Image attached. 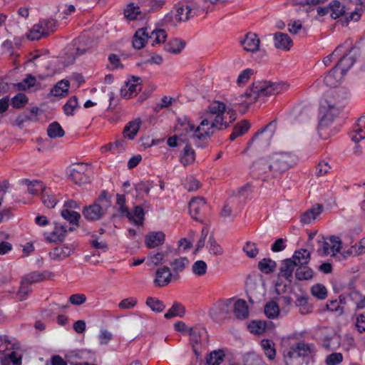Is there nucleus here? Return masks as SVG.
I'll use <instances>...</instances> for the list:
<instances>
[{
	"instance_id": "aec40b11",
	"label": "nucleus",
	"mask_w": 365,
	"mask_h": 365,
	"mask_svg": "<svg viewBox=\"0 0 365 365\" xmlns=\"http://www.w3.org/2000/svg\"><path fill=\"white\" fill-rule=\"evenodd\" d=\"M349 60L346 57L340 59L339 62L334 66V68L326 75L324 81L327 86L336 87L338 85L339 79L341 78L340 76H336V73L339 67L345 61Z\"/></svg>"
},
{
	"instance_id": "2eb2a0df",
	"label": "nucleus",
	"mask_w": 365,
	"mask_h": 365,
	"mask_svg": "<svg viewBox=\"0 0 365 365\" xmlns=\"http://www.w3.org/2000/svg\"><path fill=\"white\" fill-rule=\"evenodd\" d=\"M155 275L154 284L157 287H162L168 285L171 282L173 274L168 267L164 266L156 270Z\"/></svg>"
},
{
	"instance_id": "5fc2aeb1",
	"label": "nucleus",
	"mask_w": 365,
	"mask_h": 365,
	"mask_svg": "<svg viewBox=\"0 0 365 365\" xmlns=\"http://www.w3.org/2000/svg\"><path fill=\"white\" fill-rule=\"evenodd\" d=\"M266 322L263 321H252L248 326V328L251 333L255 334H262L266 329Z\"/></svg>"
},
{
	"instance_id": "7c9ffc66",
	"label": "nucleus",
	"mask_w": 365,
	"mask_h": 365,
	"mask_svg": "<svg viewBox=\"0 0 365 365\" xmlns=\"http://www.w3.org/2000/svg\"><path fill=\"white\" fill-rule=\"evenodd\" d=\"M314 271L307 265L297 267L295 277L299 281L309 280L313 278Z\"/></svg>"
},
{
	"instance_id": "13d9d810",
	"label": "nucleus",
	"mask_w": 365,
	"mask_h": 365,
	"mask_svg": "<svg viewBox=\"0 0 365 365\" xmlns=\"http://www.w3.org/2000/svg\"><path fill=\"white\" fill-rule=\"evenodd\" d=\"M359 4L361 5L360 8H356L354 11H351L349 16L346 17V21L348 22L349 21H358L360 19V17L362 14L363 8L365 7V0H359Z\"/></svg>"
},
{
	"instance_id": "5701e85b",
	"label": "nucleus",
	"mask_w": 365,
	"mask_h": 365,
	"mask_svg": "<svg viewBox=\"0 0 365 365\" xmlns=\"http://www.w3.org/2000/svg\"><path fill=\"white\" fill-rule=\"evenodd\" d=\"M48 36V34L44 29V26H43L41 20L38 24H36L33 26L27 34L28 38L31 41H37L42 38L47 37Z\"/></svg>"
},
{
	"instance_id": "bb28decb",
	"label": "nucleus",
	"mask_w": 365,
	"mask_h": 365,
	"mask_svg": "<svg viewBox=\"0 0 365 365\" xmlns=\"http://www.w3.org/2000/svg\"><path fill=\"white\" fill-rule=\"evenodd\" d=\"M73 252V250L70 247L63 245L55 247L53 251L50 252V256L53 259L60 260L70 256Z\"/></svg>"
},
{
	"instance_id": "2f4dec72",
	"label": "nucleus",
	"mask_w": 365,
	"mask_h": 365,
	"mask_svg": "<svg viewBox=\"0 0 365 365\" xmlns=\"http://www.w3.org/2000/svg\"><path fill=\"white\" fill-rule=\"evenodd\" d=\"M69 86L68 81L61 80L51 90V93L54 96H65L68 93Z\"/></svg>"
},
{
	"instance_id": "a878e982",
	"label": "nucleus",
	"mask_w": 365,
	"mask_h": 365,
	"mask_svg": "<svg viewBox=\"0 0 365 365\" xmlns=\"http://www.w3.org/2000/svg\"><path fill=\"white\" fill-rule=\"evenodd\" d=\"M235 316L239 319H245L249 316L247 302L244 299H237L234 304Z\"/></svg>"
},
{
	"instance_id": "1a4fd4ad",
	"label": "nucleus",
	"mask_w": 365,
	"mask_h": 365,
	"mask_svg": "<svg viewBox=\"0 0 365 365\" xmlns=\"http://www.w3.org/2000/svg\"><path fill=\"white\" fill-rule=\"evenodd\" d=\"M326 103L327 104V110L323 111L322 109L320 111L323 113L319 123V127L321 129L328 126L332 122L334 117L336 116L344 107V104L339 102L337 104H329L326 101Z\"/></svg>"
},
{
	"instance_id": "8fccbe9b",
	"label": "nucleus",
	"mask_w": 365,
	"mask_h": 365,
	"mask_svg": "<svg viewBox=\"0 0 365 365\" xmlns=\"http://www.w3.org/2000/svg\"><path fill=\"white\" fill-rule=\"evenodd\" d=\"M312 294L318 299H324L327 297V289L324 285L317 284L311 288Z\"/></svg>"
},
{
	"instance_id": "f257e3e1",
	"label": "nucleus",
	"mask_w": 365,
	"mask_h": 365,
	"mask_svg": "<svg viewBox=\"0 0 365 365\" xmlns=\"http://www.w3.org/2000/svg\"><path fill=\"white\" fill-rule=\"evenodd\" d=\"M226 106L216 101L209 105L198 127L195 130L193 138L199 140L210 138L213 134L212 129L224 130L228 127L227 115H225Z\"/></svg>"
},
{
	"instance_id": "338daca9",
	"label": "nucleus",
	"mask_w": 365,
	"mask_h": 365,
	"mask_svg": "<svg viewBox=\"0 0 365 365\" xmlns=\"http://www.w3.org/2000/svg\"><path fill=\"white\" fill-rule=\"evenodd\" d=\"M134 186L137 192H145L146 194H149L150 189L153 187V184L150 181H140L135 184Z\"/></svg>"
},
{
	"instance_id": "9b49d317",
	"label": "nucleus",
	"mask_w": 365,
	"mask_h": 365,
	"mask_svg": "<svg viewBox=\"0 0 365 365\" xmlns=\"http://www.w3.org/2000/svg\"><path fill=\"white\" fill-rule=\"evenodd\" d=\"M274 121L270 122L267 124L263 129L259 130L255 133V135L252 137V138L248 142V147L251 146V145L254 143L257 144L258 147H261L263 145L264 142L265 143V145L267 146L269 145L270 139L273 135L274 130H271L269 133L264 135V133L270 127L274 125Z\"/></svg>"
},
{
	"instance_id": "423d86ee",
	"label": "nucleus",
	"mask_w": 365,
	"mask_h": 365,
	"mask_svg": "<svg viewBox=\"0 0 365 365\" xmlns=\"http://www.w3.org/2000/svg\"><path fill=\"white\" fill-rule=\"evenodd\" d=\"M194 0H183L176 7L175 19L178 21H187L195 16H201V7H198Z\"/></svg>"
},
{
	"instance_id": "bf43d9fd",
	"label": "nucleus",
	"mask_w": 365,
	"mask_h": 365,
	"mask_svg": "<svg viewBox=\"0 0 365 365\" xmlns=\"http://www.w3.org/2000/svg\"><path fill=\"white\" fill-rule=\"evenodd\" d=\"M261 345L264 349L265 355L269 359H273L276 355L275 349L272 346L271 341L268 339H263L261 341Z\"/></svg>"
},
{
	"instance_id": "c9c22d12",
	"label": "nucleus",
	"mask_w": 365,
	"mask_h": 365,
	"mask_svg": "<svg viewBox=\"0 0 365 365\" xmlns=\"http://www.w3.org/2000/svg\"><path fill=\"white\" fill-rule=\"evenodd\" d=\"M225 356L223 350H214L207 357V364L208 365H220L223 361Z\"/></svg>"
},
{
	"instance_id": "e433bc0d",
	"label": "nucleus",
	"mask_w": 365,
	"mask_h": 365,
	"mask_svg": "<svg viewBox=\"0 0 365 365\" xmlns=\"http://www.w3.org/2000/svg\"><path fill=\"white\" fill-rule=\"evenodd\" d=\"M276 267V262L269 258H264L258 263L259 269L266 274L273 272Z\"/></svg>"
},
{
	"instance_id": "c756f323",
	"label": "nucleus",
	"mask_w": 365,
	"mask_h": 365,
	"mask_svg": "<svg viewBox=\"0 0 365 365\" xmlns=\"http://www.w3.org/2000/svg\"><path fill=\"white\" fill-rule=\"evenodd\" d=\"M195 159V150L190 146V145L187 144L183 150L180 154V162L184 165L186 166L189 164L192 163Z\"/></svg>"
},
{
	"instance_id": "0eeeda50",
	"label": "nucleus",
	"mask_w": 365,
	"mask_h": 365,
	"mask_svg": "<svg viewBox=\"0 0 365 365\" xmlns=\"http://www.w3.org/2000/svg\"><path fill=\"white\" fill-rule=\"evenodd\" d=\"M273 167V177L283 173L295 163V157L287 153H277L269 156Z\"/></svg>"
},
{
	"instance_id": "412c9836",
	"label": "nucleus",
	"mask_w": 365,
	"mask_h": 365,
	"mask_svg": "<svg viewBox=\"0 0 365 365\" xmlns=\"http://www.w3.org/2000/svg\"><path fill=\"white\" fill-rule=\"evenodd\" d=\"M188 334L190 336L191 344L198 345L202 340L206 339L207 337V331L204 327H190Z\"/></svg>"
},
{
	"instance_id": "a18cd8bd",
	"label": "nucleus",
	"mask_w": 365,
	"mask_h": 365,
	"mask_svg": "<svg viewBox=\"0 0 365 365\" xmlns=\"http://www.w3.org/2000/svg\"><path fill=\"white\" fill-rule=\"evenodd\" d=\"M264 312L268 318L273 319L279 315V308L275 302H269L265 304Z\"/></svg>"
},
{
	"instance_id": "4468645a",
	"label": "nucleus",
	"mask_w": 365,
	"mask_h": 365,
	"mask_svg": "<svg viewBox=\"0 0 365 365\" xmlns=\"http://www.w3.org/2000/svg\"><path fill=\"white\" fill-rule=\"evenodd\" d=\"M295 267H297L295 261L292 258L285 259L281 263L279 275L284 277L286 280L291 283Z\"/></svg>"
},
{
	"instance_id": "f704fd0d",
	"label": "nucleus",
	"mask_w": 365,
	"mask_h": 365,
	"mask_svg": "<svg viewBox=\"0 0 365 365\" xmlns=\"http://www.w3.org/2000/svg\"><path fill=\"white\" fill-rule=\"evenodd\" d=\"M61 217L68 221L71 227L76 225L77 227L79 226V220L81 218V215L76 211H72L69 210H62L61 212Z\"/></svg>"
},
{
	"instance_id": "cd10ccee",
	"label": "nucleus",
	"mask_w": 365,
	"mask_h": 365,
	"mask_svg": "<svg viewBox=\"0 0 365 365\" xmlns=\"http://www.w3.org/2000/svg\"><path fill=\"white\" fill-rule=\"evenodd\" d=\"M322 207V205L318 204L317 207H312L304 212L301 216V222L304 225L311 223L321 213Z\"/></svg>"
},
{
	"instance_id": "f3484780",
	"label": "nucleus",
	"mask_w": 365,
	"mask_h": 365,
	"mask_svg": "<svg viewBox=\"0 0 365 365\" xmlns=\"http://www.w3.org/2000/svg\"><path fill=\"white\" fill-rule=\"evenodd\" d=\"M165 235L163 232H152L145 237V243L148 248H155L164 243Z\"/></svg>"
},
{
	"instance_id": "0e129e2a",
	"label": "nucleus",
	"mask_w": 365,
	"mask_h": 365,
	"mask_svg": "<svg viewBox=\"0 0 365 365\" xmlns=\"http://www.w3.org/2000/svg\"><path fill=\"white\" fill-rule=\"evenodd\" d=\"M209 252L213 255H220L222 254V248L216 242L215 238L210 236L209 238Z\"/></svg>"
},
{
	"instance_id": "680f3d73",
	"label": "nucleus",
	"mask_w": 365,
	"mask_h": 365,
	"mask_svg": "<svg viewBox=\"0 0 365 365\" xmlns=\"http://www.w3.org/2000/svg\"><path fill=\"white\" fill-rule=\"evenodd\" d=\"M344 57L348 58L349 60L345 61L341 65L339 66V68L341 70V74L344 76L350 68L354 64L356 60L353 56H349V54H344L341 59H343Z\"/></svg>"
},
{
	"instance_id": "a19ab883",
	"label": "nucleus",
	"mask_w": 365,
	"mask_h": 365,
	"mask_svg": "<svg viewBox=\"0 0 365 365\" xmlns=\"http://www.w3.org/2000/svg\"><path fill=\"white\" fill-rule=\"evenodd\" d=\"M295 304L299 308V312L302 314H307L312 312L313 307L308 302V298L306 297H297Z\"/></svg>"
},
{
	"instance_id": "6ab92c4d",
	"label": "nucleus",
	"mask_w": 365,
	"mask_h": 365,
	"mask_svg": "<svg viewBox=\"0 0 365 365\" xmlns=\"http://www.w3.org/2000/svg\"><path fill=\"white\" fill-rule=\"evenodd\" d=\"M141 126L140 118H135L128 122L123 128V135L124 138L133 140L138 133Z\"/></svg>"
},
{
	"instance_id": "6e6552de",
	"label": "nucleus",
	"mask_w": 365,
	"mask_h": 365,
	"mask_svg": "<svg viewBox=\"0 0 365 365\" xmlns=\"http://www.w3.org/2000/svg\"><path fill=\"white\" fill-rule=\"evenodd\" d=\"M88 168V164L80 163L68 168L67 173L74 183L81 185L90 182V178L86 173Z\"/></svg>"
},
{
	"instance_id": "09e8293b",
	"label": "nucleus",
	"mask_w": 365,
	"mask_h": 365,
	"mask_svg": "<svg viewBox=\"0 0 365 365\" xmlns=\"http://www.w3.org/2000/svg\"><path fill=\"white\" fill-rule=\"evenodd\" d=\"M19 348V346L9 339L6 335H0V351L6 350H14Z\"/></svg>"
},
{
	"instance_id": "7ed1b4c3",
	"label": "nucleus",
	"mask_w": 365,
	"mask_h": 365,
	"mask_svg": "<svg viewBox=\"0 0 365 365\" xmlns=\"http://www.w3.org/2000/svg\"><path fill=\"white\" fill-rule=\"evenodd\" d=\"M110 205L108 192L103 190L93 204L83 207L82 214L88 221H97L106 215Z\"/></svg>"
},
{
	"instance_id": "39448f33",
	"label": "nucleus",
	"mask_w": 365,
	"mask_h": 365,
	"mask_svg": "<svg viewBox=\"0 0 365 365\" xmlns=\"http://www.w3.org/2000/svg\"><path fill=\"white\" fill-rule=\"evenodd\" d=\"M314 346L304 342H299L292 345L289 349L284 351L285 365H295L299 364V359L308 356L312 352Z\"/></svg>"
},
{
	"instance_id": "4d7b16f0",
	"label": "nucleus",
	"mask_w": 365,
	"mask_h": 365,
	"mask_svg": "<svg viewBox=\"0 0 365 365\" xmlns=\"http://www.w3.org/2000/svg\"><path fill=\"white\" fill-rule=\"evenodd\" d=\"M357 126L359 128L351 135V140L356 143L365 138V130L362 128L363 125L361 119H359Z\"/></svg>"
},
{
	"instance_id": "3c124183",
	"label": "nucleus",
	"mask_w": 365,
	"mask_h": 365,
	"mask_svg": "<svg viewBox=\"0 0 365 365\" xmlns=\"http://www.w3.org/2000/svg\"><path fill=\"white\" fill-rule=\"evenodd\" d=\"M166 37L167 35L165 31L163 29L153 30L150 33V35H149V38L153 39L152 46H153L156 44L165 42Z\"/></svg>"
},
{
	"instance_id": "a211bd4d",
	"label": "nucleus",
	"mask_w": 365,
	"mask_h": 365,
	"mask_svg": "<svg viewBox=\"0 0 365 365\" xmlns=\"http://www.w3.org/2000/svg\"><path fill=\"white\" fill-rule=\"evenodd\" d=\"M259 42L257 34L254 33H248L245 38L240 41L243 48L250 52L257 51L259 48Z\"/></svg>"
},
{
	"instance_id": "58836bf2",
	"label": "nucleus",
	"mask_w": 365,
	"mask_h": 365,
	"mask_svg": "<svg viewBox=\"0 0 365 365\" xmlns=\"http://www.w3.org/2000/svg\"><path fill=\"white\" fill-rule=\"evenodd\" d=\"M47 133L50 138H61L65 135V132L63 130L62 127L56 121L51 123L48 126Z\"/></svg>"
},
{
	"instance_id": "4c0bfd02",
	"label": "nucleus",
	"mask_w": 365,
	"mask_h": 365,
	"mask_svg": "<svg viewBox=\"0 0 365 365\" xmlns=\"http://www.w3.org/2000/svg\"><path fill=\"white\" fill-rule=\"evenodd\" d=\"M331 17L336 19L345 14V6L339 1L334 0L329 3Z\"/></svg>"
},
{
	"instance_id": "dca6fc26",
	"label": "nucleus",
	"mask_w": 365,
	"mask_h": 365,
	"mask_svg": "<svg viewBox=\"0 0 365 365\" xmlns=\"http://www.w3.org/2000/svg\"><path fill=\"white\" fill-rule=\"evenodd\" d=\"M274 44L278 49L289 51L293 42L287 34L277 32L274 35Z\"/></svg>"
},
{
	"instance_id": "de8ad7c7",
	"label": "nucleus",
	"mask_w": 365,
	"mask_h": 365,
	"mask_svg": "<svg viewBox=\"0 0 365 365\" xmlns=\"http://www.w3.org/2000/svg\"><path fill=\"white\" fill-rule=\"evenodd\" d=\"M146 304L155 312H162L165 306L163 302L156 298L149 297L147 298Z\"/></svg>"
},
{
	"instance_id": "37998d69",
	"label": "nucleus",
	"mask_w": 365,
	"mask_h": 365,
	"mask_svg": "<svg viewBox=\"0 0 365 365\" xmlns=\"http://www.w3.org/2000/svg\"><path fill=\"white\" fill-rule=\"evenodd\" d=\"M36 78L31 74H28L26 77L19 83H16L14 86L19 91H26L31 88L36 84Z\"/></svg>"
},
{
	"instance_id": "79ce46f5",
	"label": "nucleus",
	"mask_w": 365,
	"mask_h": 365,
	"mask_svg": "<svg viewBox=\"0 0 365 365\" xmlns=\"http://www.w3.org/2000/svg\"><path fill=\"white\" fill-rule=\"evenodd\" d=\"M117 204L119 205V213L121 216L126 217L128 220H132L133 216L125 206V197L124 195L117 194Z\"/></svg>"
},
{
	"instance_id": "c85d7f7f",
	"label": "nucleus",
	"mask_w": 365,
	"mask_h": 365,
	"mask_svg": "<svg viewBox=\"0 0 365 365\" xmlns=\"http://www.w3.org/2000/svg\"><path fill=\"white\" fill-rule=\"evenodd\" d=\"M185 42L178 38H173L168 41L165 46V50L174 54L180 53L185 48Z\"/></svg>"
},
{
	"instance_id": "774afa93",
	"label": "nucleus",
	"mask_w": 365,
	"mask_h": 365,
	"mask_svg": "<svg viewBox=\"0 0 365 365\" xmlns=\"http://www.w3.org/2000/svg\"><path fill=\"white\" fill-rule=\"evenodd\" d=\"M343 360V355L341 353H332L326 358L327 365H338Z\"/></svg>"
},
{
	"instance_id": "f8f14e48",
	"label": "nucleus",
	"mask_w": 365,
	"mask_h": 365,
	"mask_svg": "<svg viewBox=\"0 0 365 365\" xmlns=\"http://www.w3.org/2000/svg\"><path fill=\"white\" fill-rule=\"evenodd\" d=\"M140 78L133 76L130 80L125 82V85L120 90V94L123 97L130 98L133 94H136L138 91H140L139 81Z\"/></svg>"
},
{
	"instance_id": "ddd939ff",
	"label": "nucleus",
	"mask_w": 365,
	"mask_h": 365,
	"mask_svg": "<svg viewBox=\"0 0 365 365\" xmlns=\"http://www.w3.org/2000/svg\"><path fill=\"white\" fill-rule=\"evenodd\" d=\"M206 207L204 197H194L189 202V212L191 217L198 221L200 219V212Z\"/></svg>"
},
{
	"instance_id": "6e6d98bb",
	"label": "nucleus",
	"mask_w": 365,
	"mask_h": 365,
	"mask_svg": "<svg viewBox=\"0 0 365 365\" xmlns=\"http://www.w3.org/2000/svg\"><path fill=\"white\" fill-rule=\"evenodd\" d=\"M207 266L203 260H197L192 266V271L197 276H203L207 272Z\"/></svg>"
},
{
	"instance_id": "72a5a7b5",
	"label": "nucleus",
	"mask_w": 365,
	"mask_h": 365,
	"mask_svg": "<svg viewBox=\"0 0 365 365\" xmlns=\"http://www.w3.org/2000/svg\"><path fill=\"white\" fill-rule=\"evenodd\" d=\"M49 273L47 272H33L26 274L24 278V282L31 284L33 283L39 282L48 277Z\"/></svg>"
},
{
	"instance_id": "473e14b6",
	"label": "nucleus",
	"mask_w": 365,
	"mask_h": 365,
	"mask_svg": "<svg viewBox=\"0 0 365 365\" xmlns=\"http://www.w3.org/2000/svg\"><path fill=\"white\" fill-rule=\"evenodd\" d=\"M185 307L179 303L174 302L173 306L168 309V311L165 314L164 317L165 319H171L175 317H182L185 315Z\"/></svg>"
},
{
	"instance_id": "603ef678",
	"label": "nucleus",
	"mask_w": 365,
	"mask_h": 365,
	"mask_svg": "<svg viewBox=\"0 0 365 365\" xmlns=\"http://www.w3.org/2000/svg\"><path fill=\"white\" fill-rule=\"evenodd\" d=\"M28 191L31 195H37L39 192L44 191L45 185L38 180L29 181L26 180Z\"/></svg>"
},
{
	"instance_id": "4be33fe9",
	"label": "nucleus",
	"mask_w": 365,
	"mask_h": 365,
	"mask_svg": "<svg viewBox=\"0 0 365 365\" xmlns=\"http://www.w3.org/2000/svg\"><path fill=\"white\" fill-rule=\"evenodd\" d=\"M292 259L295 261L297 267L307 265L311 259V250L308 249H299L296 250Z\"/></svg>"
},
{
	"instance_id": "e2e57ef3",
	"label": "nucleus",
	"mask_w": 365,
	"mask_h": 365,
	"mask_svg": "<svg viewBox=\"0 0 365 365\" xmlns=\"http://www.w3.org/2000/svg\"><path fill=\"white\" fill-rule=\"evenodd\" d=\"M44 29L48 32V36L53 33L57 28V21L54 19H43L41 20Z\"/></svg>"
},
{
	"instance_id": "69168bd1",
	"label": "nucleus",
	"mask_w": 365,
	"mask_h": 365,
	"mask_svg": "<svg viewBox=\"0 0 365 365\" xmlns=\"http://www.w3.org/2000/svg\"><path fill=\"white\" fill-rule=\"evenodd\" d=\"M220 215L221 217L228 219L230 221H232L235 217V215L233 213L232 207L229 203H226L223 206Z\"/></svg>"
},
{
	"instance_id": "20e7f679",
	"label": "nucleus",
	"mask_w": 365,
	"mask_h": 365,
	"mask_svg": "<svg viewBox=\"0 0 365 365\" xmlns=\"http://www.w3.org/2000/svg\"><path fill=\"white\" fill-rule=\"evenodd\" d=\"M165 4V0H142L140 6H134L133 4L128 5L124 10L125 17L129 20H134L140 15L151 11L158 10Z\"/></svg>"
},
{
	"instance_id": "393cba45",
	"label": "nucleus",
	"mask_w": 365,
	"mask_h": 365,
	"mask_svg": "<svg viewBox=\"0 0 365 365\" xmlns=\"http://www.w3.org/2000/svg\"><path fill=\"white\" fill-rule=\"evenodd\" d=\"M252 167L259 175L266 174L270 172L273 176V167L269 157L258 160L253 163Z\"/></svg>"
},
{
	"instance_id": "052dcab7",
	"label": "nucleus",
	"mask_w": 365,
	"mask_h": 365,
	"mask_svg": "<svg viewBox=\"0 0 365 365\" xmlns=\"http://www.w3.org/2000/svg\"><path fill=\"white\" fill-rule=\"evenodd\" d=\"M31 284H27V282H24V279H22L21 286L17 292V296L20 300H24L31 292Z\"/></svg>"
},
{
	"instance_id": "f03ea898",
	"label": "nucleus",
	"mask_w": 365,
	"mask_h": 365,
	"mask_svg": "<svg viewBox=\"0 0 365 365\" xmlns=\"http://www.w3.org/2000/svg\"><path fill=\"white\" fill-rule=\"evenodd\" d=\"M287 88L286 84L281 82L256 81L252 83L250 90L245 93V96L250 100L248 103H252L259 98L277 95Z\"/></svg>"
},
{
	"instance_id": "49530a36",
	"label": "nucleus",
	"mask_w": 365,
	"mask_h": 365,
	"mask_svg": "<svg viewBox=\"0 0 365 365\" xmlns=\"http://www.w3.org/2000/svg\"><path fill=\"white\" fill-rule=\"evenodd\" d=\"M188 264L189 260L187 257L177 258L170 262V265L175 274L182 272Z\"/></svg>"
},
{
	"instance_id": "b1692460",
	"label": "nucleus",
	"mask_w": 365,
	"mask_h": 365,
	"mask_svg": "<svg viewBox=\"0 0 365 365\" xmlns=\"http://www.w3.org/2000/svg\"><path fill=\"white\" fill-rule=\"evenodd\" d=\"M149 38V34L147 28H141L135 31L133 39V46L135 48L140 49L144 47L145 43Z\"/></svg>"
},
{
	"instance_id": "c03bdc74",
	"label": "nucleus",
	"mask_w": 365,
	"mask_h": 365,
	"mask_svg": "<svg viewBox=\"0 0 365 365\" xmlns=\"http://www.w3.org/2000/svg\"><path fill=\"white\" fill-rule=\"evenodd\" d=\"M28 97L22 93H19L11 99V104L16 109L22 108L28 103Z\"/></svg>"
},
{
	"instance_id": "9d476101",
	"label": "nucleus",
	"mask_w": 365,
	"mask_h": 365,
	"mask_svg": "<svg viewBox=\"0 0 365 365\" xmlns=\"http://www.w3.org/2000/svg\"><path fill=\"white\" fill-rule=\"evenodd\" d=\"M74 227H69L66 225H61L56 222L54 230L46 237V240L51 242H61L64 240L68 232H73Z\"/></svg>"
},
{
	"instance_id": "ea45409f",
	"label": "nucleus",
	"mask_w": 365,
	"mask_h": 365,
	"mask_svg": "<svg viewBox=\"0 0 365 365\" xmlns=\"http://www.w3.org/2000/svg\"><path fill=\"white\" fill-rule=\"evenodd\" d=\"M41 197L42 203L48 208H53L58 202L56 196L50 193L46 187L44 191L41 193Z\"/></svg>"
},
{
	"instance_id": "864d4df0",
	"label": "nucleus",
	"mask_w": 365,
	"mask_h": 365,
	"mask_svg": "<svg viewBox=\"0 0 365 365\" xmlns=\"http://www.w3.org/2000/svg\"><path fill=\"white\" fill-rule=\"evenodd\" d=\"M78 98L76 96H73L66 103V104L63 106V109L64 111V113L66 115H73L74 110L78 107Z\"/></svg>"
}]
</instances>
